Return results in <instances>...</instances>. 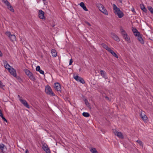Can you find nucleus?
<instances>
[{"label": "nucleus", "mask_w": 153, "mask_h": 153, "mask_svg": "<svg viewBox=\"0 0 153 153\" xmlns=\"http://www.w3.org/2000/svg\"><path fill=\"white\" fill-rule=\"evenodd\" d=\"M113 6V10H114L115 14L118 16L119 18H122L124 15L123 12L115 4H114Z\"/></svg>", "instance_id": "1"}, {"label": "nucleus", "mask_w": 153, "mask_h": 153, "mask_svg": "<svg viewBox=\"0 0 153 153\" xmlns=\"http://www.w3.org/2000/svg\"><path fill=\"white\" fill-rule=\"evenodd\" d=\"M97 6L99 10L102 13L106 15H108V13L107 10L102 4H99Z\"/></svg>", "instance_id": "2"}, {"label": "nucleus", "mask_w": 153, "mask_h": 153, "mask_svg": "<svg viewBox=\"0 0 153 153\" xmlns=\"http://www.w3.org/2000/svg\"><path fill=\"white\" fill-rule=\"evenodd\" d=\"M25 72L26 74L29 77V78L32 81H34L35 78L33 74L29 70L25 69Z\"/></svg>", "instance_id": "3"}, {"label": "nucleus", "mask_w": 153, "mask_h": 153, "mask_svg": "<svg viewBox=\"0 0 153 153\" xmlns=\"http://www.w3.org/2000/svg\"><path fill=\"white\" fill-rule=\"evenodd\" d=\"M6 35L8 36L12 41H14L16 40V37L14 35H12L10 32L7 31L5 33Z\"/></svg>", "instance_id": "4"}, {"label": "nucleus", "mask_w": 153, "mask_h": 153, "mask_svg": "<svg viewBox=\"0 0 153 153\" xmlns=\"http://www.w3.org/2000/svg\"><path fill=\"white\" fill-rule=\"evenodd\" d=\"M45 91L46 93L52 96L55 95L54 93L52 91L51 89L49 86H47L45 88Z\"/></svg>", "instance_id": "5"}, {"label": "nucleus", "mask_w": 153, "mask_h": 153, "mask_svg": "<svg viewBox=\"0 0 153 153\" xmlns=\"http://www.w3.org/2000/svg\"><path fill=\"white\" fill-rule=\"evenodd\" d=\"M113 132L114 134L120 138H123V136L121 132H118L115 129H113Z\"/></svg>", "instance_id": "6"}, {"label": "nucleus", "mask_w": 153, "mask_h": 153, "mask_svg": "<svg viewBox=\"0 0 153 153\" xmlns=\"http://www.w3.org/2000/svg\"><path fill=\"white\" fill-rule=\"evenodd\" d=\"M140 115V117L142 118L143 121L144 122H146L147 121L148 117L144 114V111H141Z\"/></svg>", "instance_id": "7"}, {"label": "nucleus", "mask_w": 153, "mask_h": 153, "mask_svg": "<svg viewBox=\"0 0 153 153\" xmlns=\"http://www.w3.org/2000/svg\"><path fill=\"white\" fill-rule=\"evenodd\" d=\"M42 149L44 150L46 153H51L47 145L46 144H44L42 146Z\"/></svg>", "instance_id": "8"}, {"label": "nucleus", "mask_w": 153, "mask_h": 153, "mask_svg": "<svg viewBox=\"0 0 153 153\" xmlns=\"http://www.w3.org/2000/svg\"><path fill=\"white\" fill-rule=\"evenodd\" d=\"M8 71L12 75L15 77H16V70L14 69L12 67L10 68V69Z\"/></svg>", "instance_id": "9"}, {"label": "nucleus", "mask_w": 153, "mask_h": 153, "mask_svg": "<svg viewBox=\"0 0 153 153\" xmlns=\"http://www.w3.org/2000/svg\"><path fill=\"white\" fill-rule=\"evenodd\" d=\"M44 12L41 10H39V17L41 19H45L44 16Z\"/></svg>", "instance_id": "10"}, {"label": "nucleus", "mask_w": 153, "mask_h": 153, "mask_svg": "<svg viewBox=\"0 0 153 153\" xmlns=\"http://www.w3.org/2000/svg\"><path fill=\"white\" fill-rule=\"evenodd\" d=\"M111 37H112L114 40L117 42L120 41V39L119 37L115 33H111Z\"/></svg>", "instance_id": "11"}, {"label": "nucleus", "mask_w": 153, "mask_h": 153, "mask_svg": "<svg viewBox=\"0 0 153 153\" xmlns=\"http://www.w3.org/2000/svg\"><path fill=\"white\" fill-rule=\"evenodd\" d=\"M20 101L26 107L28 108H30L29 106L28 103L25 100H23V99H20Z\"/></svg>", "instance_id": "12"}, {"label": "nucleus", "mask_w": 153, "mask_h": 153, "mask_svg": "<svg viewBox=\"0 0 153 153\" xmlns=\"http://www.w3.org/2000/svg\"><path fill=\"white\" fill-rule=\"evenodd\" d=\"M120 33L123 37L128 35L126 31L123 30L122 27H120Z\"/></svg>", "instance_id": "13"}, {"label": "nucleus", "mask_w": 153, "mask_h": 153, "mask_svg": "<svg viewBox=\"0 0 153 153\" xmlns=\"http://www.w3.org/2000/svg\"><path fill=\"white\" fill-rule=\"evenodd\" d=\"M54 88L57 91H60L61 90V87L58 83H56L54 84Z\"/></svg>", "instance_id": "14"}, {"label": "nucleus", "mask_w": 153, "mask_h": 153, "mask_svg": "<svg viewBox=\"0 0 153 153\" xmlns=\"http://www.w3.org/2000/svg\"><path fill=\"white\" fill-rule=\"evenodd\" d=\"M138 40L139 41L140 43L142 44H143L144 43V41L142 38L141 35H139L137 37Z\"/></svg>", "instance_id": "15"}, {"label": "nucleus", "mask_w": 153, "mask_h": 153, "mask_svg": "<svg viewBox=\"0 0 153 153\" xmlns=\"http://www.w3.org/2000/svg\"><path fill=\"white\" fill-rule=\"evenodd\" d=\"M113 56L116 58H118V56L117 54L110 48L108 51Z\"/></svg>", "instance_id": "16"}, {"label": "nucleus", "mask_w": 153, "mask_h": 153, "mask_svg": "<svg viewBox=\"0 0 153 153\" xmlns=\"http://www.w3.org/2000/svg\"><path fill=\"white\" fill-rule=\"evenodd\" d=\"M100 73L101 75V76L103 78L105 79H107L108 77L106 76V73L105 71L101 70L100 71Z\"/></svg>", "instance_id": "17"}, {"label": "nucleus", "mask_w": 153, "mask_h": 153, "mask_svg": "<svg viewBox=\"0 0 153 153\" xmlns=\"http://www.w3.org/2000/svg\"><path fill=\"white\" fill-rule=\"evenodd\" d=\"M123 37L124 39L128 43L130 42L131 41L130 37L128 35H126V36H124Z\"/></svg>", "instance_id": "18"}, {"label": "nucleus", "mask_w": 153, "mask_h": 153, "mask_svg": "<svg viewBox=\"0 0 153 153\" xmlns=\"http://www.w3.org/2000/svg\"><path fill=\"white\" fill-rule=\"evenodd\" d=\"M4 67L5 68L7 69L8 70H9L10 69V68L12 67L10 66V65L8 64L6 61H5L4 62Z\"/></svg>", "instance_id": "19"}, {"label": "nucleus", "mask_w": 153, "mask_h": 153, "mask_svg": "<svg viewBox=\"0 0 153 153\" xmlns=\"http://www.w3.org/2000/svg\"><path fill=\"white\" fill-rule=\"evenodd\" d=\"M79 5L81 7H82L83 9L86 11L88 10V9H87L84 3L83 2H81L79 4Z\"/></svg>", "instance_id": "20"}, {"label": "nucleus", "mask_w": 153, "mask_h": 153, "mask_svg": "<svg viewBox=\"0 0 153 153\" xmlns=\"http://www.w3.org/2000/svg\"><path fill=\"white\" fill-rule=\"evenodd\" d=\"M84 101L86 106L88 107V108L89 109H91V107L90 106V104L88 102V101L86 99H85L84 100Z\"/></svg>", "instance_id": "21"}, {"label": "nucleus", "mask_w": 153, "mask_h": 153, "mask_svg": "<svg viewBox=\"0 0 153 153\" xmlns=\"http://www.w3.org/2000/svg\"><path fill=\"white\" fill-rule=\"evenodd\" d=\"M51 53L52 54V56L54 57H56L57 56L56 51L54 49H52L51 50Z\"/></svg>", "instance_id": "22"}, {"label": "nucleus", "mask_w": 153, "mask_h": 153, "mask_svg": "<svg viewBox=\"0 0 153 153\" xmlns=\"http://www.w3.org/2000/svg\"><path fill=\"white\" fill-rule=\"evenodd\" d=\"M0 148L1 151H4V150L6 149V147L2 143L0 144Z\"/></svg>", "instance_id": "23"}, {"label": "nucleus", "mask_w": 153, "mask_h": 153, "mask_svg": "<svg viewBox=\"0 0 153 153\" xmlns=\"http://www.w3.org/2000/svg\"><path fill=\"white\" fill-rule=\"evenodd\" d=\"M102 47H103L105 49H106L107 51L110 48L108 47L107 45L104 43H102L101 44Z\"/></svg>", "instance_id": "24"}, {"label": "nucleus", "mask_w": 153, "mask_h": 153, "mask_svg": "<svg viewBox=\"0 0 153 153\" xmlns=\"http://www.w3.org/2000/svg\"><path fill=\"white\" fill-rule=\"evenodd\" d=\"M3 3L7 6H9L10 3L7 0H2Z\"/></svg>", "instance_id": "25"}, {"label": "nucleus", "mask_w": 153, "mask_h": 153, "mask_svg": "<svg viewBox=\"0 0 153 153\" xmlns=\"http://www.w3.org/2000/svg\"><path fill=\"white\" fill-rule=\"evenodd\" d=\"M82 115L83 116L85 117H88L90 116V114L89 113L85 112H84L82 113Z\"/></svg>", "instance_id": "26"}, {"label": "nucleus", "mask_w": 153, "mask_h": 153, "mask_svg": "<svg viewBox=\"0 0 153 153\" xmlns=\"http://www.w3.org/2000/svg\"><path fill=\"white\" fill-rule=\"evenodd\" d=\"M7 7L11 12H14V10L13 7L11 6L10 4L9 6H7Z\"/></svg>", "instance_id": "27"}, {"label": "nucleus", "mask_w": 153, "mask_h": 153, "mask_svg": "<svg viewBox=\"0 0 153 153\" xmlns=\"http://www.w3.org/2000/svg\"><path fill=\"white\" fill-rule=\"evenodd\" d=\"M74 78L77 81H78L79 79V78H80V77L78 76V75H74Z\"/></svg>", "instance_id": "28"}, {"label": "nucleus", "mask_w": 153, "mask_h": 153, "mask_svg": "<svg viewBox=\"0 0 153 153\" xmlns=\"http://www.w3.org/2000/svg\"><path fill=\"white\" fill-rule=\"evenodd\" d=\"M90 151L92 153H98L97 150L95 148L92 149L90 150Z\"/></svg>", "instance_id": "29"}, {"label": "nucleus", "mask_w": 153, "mask_h": 153, "mask_svg": "<svg viewBox=\"0 0 153 153\" xmlns=\"http://www.w3.org/2000/svg\"><path fill=\"white\" fill-rule=\"evenodd\" d=\"M140 7L141 9L144 12H146L147 10L144 7L143 5H140Z\"/></svg>", "instance_id": "30"}, {"label": "nucleus", "mask_w": 153, "mask_h": 153, "mask_svg": "<svg viewBox=\"0 0 153 153\" xmlns=\"http://www.w3.org/2000/svg\"><path fill=\"white\" fill-rule=\"evenodd\" d=\"M134 35L137 37L140 35L141 34L138 31L137 32H136L134 33Z\"/></svg>", "instance_id": "31"}, {"label": "nucleus", "mask_w": 153, "mask_h": 153, "mask_svg": "<svg viewBox=\"0 0 153 153\" xmlns=\"http://www.w3.org/2000/svg\"><path fill=\"white\" fill-rule=\"evenodd\" d=\"M78 81L79 82H81L82 84H84L85 82L84 79L81 77L80 78H79V79Z\"/></svg>", "instance_id": "32"}, {"label": "nucleus", "mask_w": 153, "mask_h": 153, "mask_svg": "<svg viewBox=\"0 0 153 153\" xmlns=\"http://www.w3.org/2000/svg\"><path fill=\"white\" fill-rule=\"evenodd\" d=\"M136 142L138 143L142 147L143 146V143L140 140H137Z\"/></svg>", "instance_id": "33"}, {"label": "nucleus", "mask_w": 153, "mask_h": 153, "mask_svg": "<svg viewBox=\"0 0 153 153\" xmlns=\"http://www.w3.org/2000/svg\"><path fill=\"white\" fill-rule=\"evenodd\" d=\"M148 9L151 13H153V8L152 7H148Z\"/></svg>", "instance_id": "34"}, {"label": "nucleus", "mask_w": 153, "mask_h": 153, "mask_svg": "<svg viewBox=\"0 0 153 153\" xmlns=\"http://www.w3.org/2000/svg\"><path fill=\"white\" fill-rule=\"evenodd\" d=\"M4 85L3 84L2 82L0 81V88H3Z\"/></svg>", "instance_id": "35"}, {"label": "nucleus", "mask_w": 153, "mask_h": 153, "mask_svg": "<svg viewBox=\"0 0 153 153\" xmlns=\"http://www.w3.org/2000/svg\"><path fill=\"white\" fill-rule=\"evenodd\" d=\"M0 117L2 118V119L6 122H7V120L3 117V115H2V116H0Z\"/></svg>", "instance_id": "36"}, {"label": "nucleus", "mask_w": 153, "mask_h": 153, "mask_svg": "<svg viewBox=\"0 0 153 153\" xmlns=\"http://www.w3.org/2000/svg\"><path fill=\"white\" fill-rule=\"evenodd\" d=\"M36 71H39L40 70V67L39 66H37L36 68Z\"/></svg>", "instance_id": "37"}, {"label": "nucleus", "mask_w": 153, "mask_h": 153, "mask_svg": "<svg viewBox=\"0 0 153 153\" xmlns=\"http://www.w3.org/2000/svg\"><path fill=\"white\" fill-rule=\"evenodd\" d=\"M132 31L133 32V33H134L136 32H137V30L135 28H133L132 29Z\"/></svg>", "instance_id": "38"}, {"label": "nucleus", "mask_w": 153, "mask_h": 153, "mask_svg": "<svg viewBox=\"0 0 153 153\" xmlns=\"http://www.w3.org/2000/svg\"><path fill=\"white\" fill-rule=\"evenodd\" d=\"M39 71L40 72V73L42 74H44V71L42 70H40Z\"/></svg>", "instance_id": "39"}, {"label": "nucleus", "mask_w": 153, "mask_h": 153, "mask_svg": "<svg viewBox=\"0 0 153 153\" xmlns=\"http://www.w3.org/2000/svg\"><path fill=\"white\" fill-rule=\"evenodd\" d=\"M72 62H73V61H72V59H70V62H69V65H71Z\"/></svg>", "instance_id": "40"}, {"label": "nucleus", "mask_w": 153, "mask_h": 153, "mask_svg": "<svg viewBox=\"0 0 153 153\" xmlns=\"http://www.w3.org/2000/svg\"><path fill=\"white\" fill-rule=\"evenodd\" d=\"M18 97L19 98L20 101V99H22V97H20L19 95H18Z\"/></svg>", "instance_id": "41"}, {"label": "nucleus", "mask_w": 153, "mask_h": 153, "mask_svg": "<svg viewBox=\"0 0 153 153\" xmlns=\"http://www.w3.org/2000/svg\"><path fill=\"white\" fill-rule=\"evenodd\" d=\"M3 114L2 113V111L0 109V116H2V115H3Z\"/></svg>", "instance_id": "42"}, {"label": "nucleus", "mask_w": 153, "mask_h": 153, "mask_svg": "<svg viewBox=\"0 0 153 153\" xmlns=\"http://www.w3.org/2000/svg\"><path fill=\"white\" fill-rule=\"evenodd\" d=\"M86 23L87 25H89V26H90L91 25V24L88 22H86Z\"/></svg>", "instance_id": "43"}, {"label": "nucleus", "mask_w": 153, "mask_h": 153, "mask_svg": "<svg viewBox=\"0 0 153 153\" xmlns=\"http://www.w3.org/2000/svg\"><path fill=\"white\" fill-rule=\"evenodd\" d=\"M25 153H28V151L27 149H26L25 151Z\"/></svg>", "instance_id": "44"}, {"label": "nucleus", "mask_w": 153, "mask_h": 153, "mask_svg": "<svg viewBox=\"0 0 153 153\" xmlns=\"http://www.w3.org/2000/svg\"><path fill=\"white\" fill-rule=\"evenodd\" d=\"M105 98L107 99V100H109V98L107 97V96H106L105 97Z\"/></svg>", "instance_id": "45"}, {"label": "nucleus", "mask_w": 153, "mask_h": 153, "mask_svg": "<svg viewBox=\"0 0 153 153\" xmlns=\"http://www.w3.org/2000/svg\"><path fill=\"white\" fill-rule=\"evenodd\" d=\"M4 151H1L0 152V153H4Z\"/></svg>", "instance_id": "46"}, {"label": "nucleus", "mask_w": 153, "mask_h": 153, "mask_svg": "<svg viewBox=\"0 0 153 153\" xmlns=\"http://www.w3.org/2000/svg\"><path fill=\"white\" fill-rule=\"evenodd\" d=\"M132 11H134V9L133 8L132 9Z\"/></svg>", "instance_id": "47"}, {"label": "nucleus", "mask_w": 153, "mask_h": 153, "mask_svg": "<svg viewBox=\"0 0 153 153\" xmlns=\"http://www.w3.org/2000/svg\"><path fill=\"white\" fill-rule=\"evenodd\" d=\"M120 2H121V3H122V1H120Z\"/></svg>", "instance_id": "48"}, {"label": "nucleus", "mask_w": 153, "mask_h": 153, "mask_svg": "<svg viewBox=\"0 0 153 153\" xmlns=\"http://www.w3.org/2000/svg\"><path fill=\"white\" fill-rule=\"evenodd\" d=\"M46 0H43V1H46Z\"/></svg>", "instance_id": "49"}, {"label": "nucleus", "mask_w": 153, "mask_h": 153, "mask_svg": "<svg viewBox=\"0 0 153 153\" xmlns=\"http://www.w3.org/2000/svg\"><path fill=\"white\" fill-rule=\"evenodd\" d=\"M53 27H54V25H53Z\"/></svg>", "instance_id": "50"}, {"label": "nucleus", "mask_w": 153, "mask_h": 153, "mask_svg": "<svg viewBox=\"0 0 153 153\" xmlns=\"http://www.w3.org/2000/svg\"><path fill=\"white\" fill-rule=\"evenodd\" d=\"M53 27H54V25H53Z\"/></svg>", "instance_id": "51"}]
</instances>
